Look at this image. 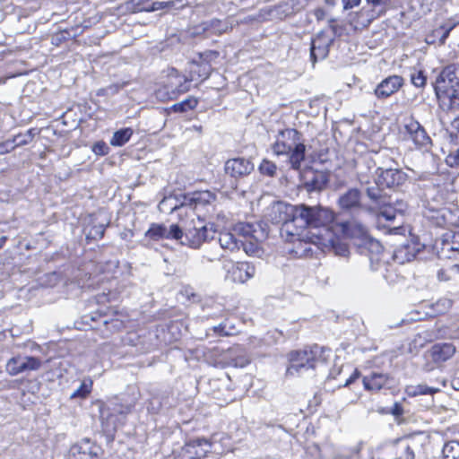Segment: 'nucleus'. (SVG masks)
<instances>
[{"mask_svg": "<svg viewBox=\"0 0 459 459\" xmlns=\"http://www.w3.org/2000/svg\"><path fill=\"white\" fill-rule=\"evenodd\" d=\"M447 271L450 272V273L454 275H459V264H454L449 266H447Z\"/></svg>", "mask_w": 459, "mask_h": 459, "instance_id": "774afa93", "label": "nucleus"}, {"mask_svg": "<svg viewBox=\"0 0 459 459\" xmlns=\"http://www.w3.org/2000/svg\"><path fill=\"white\" fill-rule=\"evenodd\" d=\"M390 377L387 374L371 372L363 377L362 382L364 388L370 392H378L388 384Z\"/></svg>", "mask_w": 459, "mask_h": 459, "instance_id": "cd10ccee", "label": "nucleus"}, {"mask_svg": "<svg viewBox=\"0 0 459 459\" xmlns=\"http://www.w3.org/2000/svg\"><path fill=\"white\" fill-rule=\"evenodd\" d=\"M426 80L422 71H415L411 74V83L416 87H423L426 84Z\"/></svg>", "mask_w": 459, "mask_h": 459, "instance_id": "de8ad7c7", "label": "nucleus"}, {"mask_svg": "<svg viewBox=\"0 0 459 459\" xmlns=\"http://www.w3.org/2000/svg\"><path fill=\"white\" fill-rule=\"evenodd\" d=\"M363 239L362 242H357L356 246L360 254L368 255L371 269L377 271L381 265L380 255L383 252V246L378 240L371 238L369 235Z\"/></svg>", "mask_w": 459, "mask_h": 459, "instance_id": "4468645a", "label": "nucleus"}, {"mask_svg": "<svg viewBox=\"0 0 459 459\" xmlns=\"http://www.w3.org/2000/svg\"><path fill=\"white\" fill-rule=\"evenodd\" d=\"M335 22H336V19H334V18H330L328 20L329 28L332 30L334 36L337 35V32H338V27L336 26Z\"/></svg>", "mask_w": 459, "mask_h": 459, "instance_id": "338daca9", "label": "nucleus"}, {"mask_svg": "<svg viewBox=\"0 0 459 459\" xmlns=\"http://www.w3.org/2000/svg\"><path fill=\"white\" fill-rule=\"evenodd\" d=\"M334 214L330 209L322 205H307L305 204L296 205L295 223L299 227L311 230L308 237L314 244L319 235H325V230L334 228Z\"/></svg>", "mask_w": 459, "mask_h": 459, "instance_id": "f257e3e1", "label": "nucleus"}, {"mask_svg": "<svg viewBox=\"0 0 459 459\" xmlns=\"http://www.w3.org/2000/svg\"><path fill=\"white\" fill-rule=\"evenodd\" d=\"M455 352V347L451 343H437L431 347L426 353V359H430L431 363H427L424 366L426 371H430L435 367L442 364L449 359Z\"/></svg>", "mask_w": 459, "mask_h": 459, "instance_id": "ddd939ff", "label": "nucleus"}, {"mask_svg": "<svg viewBox=\"0 0 459 459\" xmlns=\"http://www.w3.org/2000/svg\"><path fill=\"white\" fill-rule=\"evenodd\" d=\"M198 104L197 99L195 97H188L181 102L174 104L171 108L175 112L185 113L188 110H193Z\"/></svg>", "mask_w": 459, "mask_h": 459, "instance_id": "a19ab883", "label": "nucleus"}, {"mask_svg": "<svg viewBox=\"0 0 459 459\" xmlns=\"http://www.w3.org/2000/svg\"><path fill=\"white\" fill-rule=\"evenodd\" d=\"M316 19L319 22L324 20L326 17V12L324 8H316L313 12Z\"/></svg>", "mask_w": 459, "mask_h": 459, "instance_id": "052dcab7", "label": "nucleus"}, {"mask_svg": "<svg viewBox=\"0 0 459 459\" xmlns=\"http://www.w3.org/2000/svg\"><path fill=\"white\" fill-rule=\"evenodd\" d=\"M204 30L210 31L212 34L221 35L230 29H232L231 26L229 25L227 21H221L218 19H212L209 22H204Z\"/></svg>", "mask_w": 459, "mask_h": 459, "instance_id": "473e14b6", "label": "nucleus"}, {"mask_svg": "<svg viewBox=\"0 0 459 459\" xmlns=\"http://www.w3.org/2000/svg\"><path fill=\"white\" fill-rule=\"evenodd\" d=\"M277 167L275 163L268 160H263L261 164L259 165V171L261 174L274 177L276 174Z\"/></svg>", "mask_w": 459, "mask_h": 459, "instance_id": "c03bdc74", "label": "nucleus"}, {"mask_svg": "<svg viewBox=\"0 0 459 459\" xmlns=\"http://www.w3.org/2000/svg\"><path fill=\"white\" fill-rule=\"evenodd\" d=\"M433 178H441L442 180H446V177L442 174L422 172L418 176L416 180L419 182H423L424 184L422 186L426 189V186H433Z\"/></svg>", "mask_w": 459, "mask_h": 459, "instance_id": "37998d69", "label": "nucleus"}, {"mask_svg": "<svg viewBox=\"0 0 459 459\" xmlns=\"http://www.w3.org/2000/svg\"><path fill=\"white\" fill-rule=\"evenodd\" d=\"M420 333L422 335L427 343L434 341L437 337L433 330H424L420 332Z\"/></svg>", "mask_w": 459, "mask_h": 459, "instance_id": "4d7b16f0", "label": "nucleus"}, {"mask_svg": "<svg viewBox=\"0 0 459 459\" xmlns=\"http://www.w3.org/2000/svg\"><path fill=\"white\" fill-rule=\"evenodd\" d=\"M376 174V184L386 188L399 186L407 179L406 173L398 169H383L378 168Z\"/></svg>", "mask_w": 459, "mask_h": 459, "instance_id": "dca6fc26", "label": "nucleus"}, {"mask_svg": "<svg viewBox=\"0 0 459 459\" xmlns=\"http://www.w3.org/2000/svg\"><path fill=\"white\" fill-rule=\"evenodd\" d=\"M219 243L222 249L230 252L239 250L240 238H236L232 233L225 231L219 234Z\"/></svg>", "mask_w": 459, "mask_h": 459, "instance_id": "7c9ffc66", "label": "nucleus"}, {"mask_svg": "<svg viewBox=\"0 0 459 459\" xmlns=\"http://www.w3.org/2000/svg\"><path fill=\"white\" fill-rule=\"evenodd\" d=\"M211 447V442L204 437L192 439L174 452V459H201L210 452Z\"/></svg>", "mask_w": 459, "mask_h": 459, "instance_id": "1a4fd4ad", "label": "nucleus"}, {"mask_svg": "<svg viewBox=\"0 0 459 459\" xmlns=\"http://www.w3.org/2000/svg\"><path fill=\"white\" fill-rule=\"evenodd\" d=\"M437 392H439L438 388L429 387L425 384H420L417 385H411L407 387V393L409 395L411 396L433 394Z\"/></svg>", "mask_w": 459, "mask_h": 459, "instance_id": "58836bf2", "label": "nucleus"}, {"mask_svg": "<svg viewBox=\"0 0 459 459\" xmlns=\"http://www.w3.org/2000/svg\"><path fill=\"white\" fill-rule=\"evenodd\" d=\"M91 387H92V381L91 380H88V381L84 380L81 383L80 386L71 394L70 398L71 399L86 398L88 396V394L91 393Z\"/></svg>", "mask_w": 459, "mask_h": 459, "instance_id": "79ce46f5", "label": "nucleus"}, {"mask_svg": "<svg viewBox=\"0 0 459 459\" xmlns=\"http://www.w3.org/2000/svg\"><path fill=\"white\" fill-rule=\"evenodd\" d=\"M407 207V204L402 200H397L393 204L390 199V204H387L384 210L377 213L378 221H380L382 218L385 219L387 221H392L395 219L397 214L403 215L406 212Z\"/></svg>", "mask_w": 459, "mask_h": 459, "instance_id": "c85d7f7f", "label": "nucleus"}, {"mask_svg": "<svg viewBox=\"0 0 459 459\" xmlns=\"http://www.w3.org/2000/svg\"><path fill=\"white\" fill-rule=\"evenodd\" d=\"M368 4L371 5L370 10H376L381 12V15L386 11V6L390 0H366Z\"/></svg>", "mask_w": 459, "mask_h": 459, "instance_id": "a18cd8bd", "label": "nucleus"}, {"mask_svg": "<svg viewBox=\"0 0 459 459\" xmlns=\"http://www.w3.org/2000/svg\"><path fill=\"white\" fill-rule=\"evenodd\" d=\"M435 92L443 106L449 109L459 107V65L446 66L437 76Z\"/></svg>", "mask_w": 459, "mask_h": 459, "instance_id": "20e7f679", "label": "nucleus"}, {"mask_svg": "<svg viewBox=\"0 0 459 459\" xmlns=\"http://www.w3.org/2000/svg\"><path fill=\"white\" fill-rule=\"evenodd\" d=\"M134 403L124 398L114 397L100 405V419L103 432L113 435L122 427L132 412Z\"/></svg>", "mask_w": 459, "mask_h": 459, "instance_id": "7ed1b4c3", "label": "nucleus"}, {"mask_svg": "<svg viewBox=\"0 0 459 459\" xmlns=\"http://www.w3.org/2000/svg\"><path fill=\"white\" fill-rule=\"evenodd\" d=\"M108 149V148L104 142H98L93 145L92 151L98 155H105Z\"/></svg>", "mask_w": 459, "mask_h": 459, "instance_id": "864d4df0", "label": "nucleus"}, {"mask_svg": "<svg viewBox=\"0 0 459 459\" xmlns=\"http://www.w3.org/2000/svg\"><path fill=\"white\" fill-rule=\"evenodd\" d=\"M416 256L415 247L411 245H403L396 248L394 252V260L398 264L410 262Z\"/></svg>", "mask_w": 459, "mask_h": 459, "instance_id": "c756f323", "label": "nucleus"}, {"mask_svg": "<svg viewBox=\"0 0 459 459\" xmlns=\"http://www.w3.org/2000/svg\"><path fill=\"white\" fill-rule=\"evenodd\" d=\"M446 163L451 168H455L459 165V148H455L449 152L446 158Z\"/></svg>", "mask_w": 459, "mask_h": 459, "instance_id": "49530a36", "label": "nucleus"}, {"mask_svg": "<svg viewBox=\"0 0 459 459\" xmlns=\"http://www.w3.org/2000/svg\"><path fill=\"white\" fill-rule=\"evenodd\" d=\"M105 228L103 225L94 226L90 231V235L93 238H101L104 236Z\"/></svg>", "mask_w": 459, "mask_h": 459, "instance_id": "6e6d98bb", "label": "nucleus"}, {"mask_svg": "<svg viewBox=\"0 0 459 459\" xmlns=\"http://www.w3.org/2000/svg\"><path fill=\"white\" fill-rule=\"evenodd\" d=\"M216 199V195L211 191H198L195 192L191 195H183L181 205L194 206L195 208L197 205H206L214 202Z\"/></svg>", "mask_w": 459, "mask_h": 459, "instance_id": "bb28decb", "label": "nucleus"}, {"mask_svg": "<svg viewBox=\"0 0 459 459\" xmlns=\"http://www.w3.org/2000/svg\"><path fill=\"white\" fill-rule=\"evenodd\" d=\"M333 39L325 37L324 31L319 32L316 37L312 39L310 47V58L313 64L317 59H324L327 56L329 48L333 44Z\"/></svg>", "mask_w": 459, "mask_h": 459, "instance_id": "4be33fe9", "label": "nucleus"}, {"mask_svg": "<svg viewBox=\"0 0 459 459\" xmlns=\"http://www.w3.org/2000/svg\"><path fill=\"white\" fill-rule=\"evenodd\" d=\"M249 362H250V359L246 355H240L232 359L233 366L239 367V368L246 367L247 365L249 364Z\"/></svg>", "mask_w": 459, "mask_h": 459, "instance_id": "3c124183", "label": "nucleus"}, {"mask_svg": "<svg viewBox=\"0 0 459 459\" xmlns=\"http://www.w3.org/2000/svg\"><path fill=\"white\" fill-rule=\"evenodd\" d=\"M325 350L318 345L313 346L309 351H295L289 355L290 366L287 368L286 375L294 376L301 373L304 369L314 368L316 363L322 359Z\"/></svg>", "mask_w": 459, "mask_h": 459, "instance_id": "39448f33", "label": "nucleus"}, {"mask_svg": "<svg viewBox=\"0 0 459 459\" xmlns=\"http://www.w3.org/2000/svg\"><path fill=\"white\" fill-rule=\"evenodd\" d=\"M69 459H100V448L89 441L74 445L70 448Z\"/></svg>", "mask_w": 459, "mask_h": 459, "instance_id": "b1692460", "label": "nucleus"}, {"mask_svg": "<svg viewBox=\"0 0 459 459\" xmlns=\"http://www.w3.org/2000/svg\"><path fill=\"white\" fill-rule=\"evenodd\" d=\"M437 278L439 281H446L453 278V274L447 271V267H444L438 270Z\"/></svg>", "mask_w": 459, "mask_h": 459, "instance_id": "5fc2aeb1", "label": "nucleus"}, {"mask_svg": "<svg viewBox=\"0 0 459 459\" xmlns=\"http://www.w3.org/2000/svg\"><path fill=\"white\" fill-rule=\"evenodd\" d=\"M334 228L338 232H342L347 238L354 239L355 246L357 242H362L364 240L363 238L368 236L367 227L356 221L335 223Z\"/></svg>", "mask_w": 459, "mask_h": 459, "instance_id": "6ab92c4d", "label": "nucleus"}, {"mask_svg": "<svg viewBox=\"0 0 459 459\" xmlns=\"http://www.w3.org/2000/svg\"><path fill=\"white\" fill-rule=\"evenodd\" d=\"M426 344L427 342L423 339L422 335L420 333H418L412 339L411 342L410 343V350H418L423 348Z\"/></svg>", "mask_w": 459, "mask_h": 459, "instance_id": "09e8293b", "label": "nucleus"}, {"mask_svg": "<svg viewBox=\"0 0 459 459\" xmlns=\"http://www.w3.org/2000/svg\"><path fill=\"white\" fill-rule=\"evenodd\" d=\"M442 459H459V442L449 441L446 443L442 449Z\"/></svg>", "mask_w": 459, "mask_h": 459, "instance_id": "e433bc0d", "label": "nucleus"}, {"mask_svg": "<svg viewBox=\"0 0 459 459\" xmlns=\"http://www.w3.org/2000/svg\"><path fill=\"white\" fill-rule=\"evenodd\" d=\"M217 56L218 53L215 51H210L200 56L203 62L199 66V76H203L204 79H207L210 76L212 68L208 64V61L212 58H216Z\"/></svg>", "mask_w": 459, "mask_h": 459, "instance_id": "f704fd0d", "label": "nucleus"}, {"mask_svg": "<svg viewBox=\"0 0 459 459\" xmlns=\"http://www.w3.org/2000/svg\"><path fill=\"white\" fill-rule=\"evenodd\" d=\"M165 8L164 2H153L152 4L148 6H144L143 8H138L139 12H154L160 9Z\"/></svg>", "mask_w": 459, "mask_h": 459, "instance_id": "8fccbe9b", "label": "nucleus"}, {"mask_svg": "<svg viewBox=\"0 0 459 459\" xmlns=\"http://www.w3.org/2000/svg\"><path fill=\"white\" fill-rule=\"evenodd\" d=\"M224 169L227 175L238 179L249 175L254 170V164L248 159L234 158L225 162Z\"/></svg>", "mask_w": 459, "mask_h": 459, "instance_id": "a211bd4d", "label": "nucleus"}, {"mask_svg": "<svg viewBox=\"0 0 459 459\" xmlns=\"http://www.w3.org/2000/svg\"><path fill=\"white\" fill-rule=\"evenodd\" d=\"M249 230L246 235H243L239 242V249L242 247L245 253L248 255H259L261 248L259 243L254 240L251 236H248Z\"/></svg>", "mask_w": 459, "mask_h": 459, "instance_id": "2f4dec72", "label": "nucleus"}, {"mask_svg": "<svg viewBox=\"0 0 459 459\" xmlns=\"http://www.w3.org/2000/svg\"><path fill=\"white\" fill-rule=\"evenodd\" d=\"M448 336L451 339L459 340V325L450 328Z\"/></svg>", "mask_w": 459, "mask_h": 459, "instance_id": "0e129e2a", "label": "nucleus"}, {"mask_svg": "<svg viewBox=\"0 0 459 459\" xmlns=\"http://www.w3.org/2000/svg\"><path fill=\"white\" fill-rule=\"evenodd\" d=\"M404 130L407 138L412 141L417 147L428 150L431 146L430 137L424 127L413 117L406 120Z\"/></svg>", "mask_w": 459, "mask_h": 459, "instance_id": "f8f14e48", "label": "nucleus"}, {"mask_svg": "<svg viewBox=\"0 0 459 459\" xmlns=\"http://www.w3.org/2000/svg\"><path fill=\"white\" fill-rule=\"evenodd\" d=\"M300 132L294 128L280 130L272 145L273 153L277 156L285 155L290 168L298 170L305 160L306 145Z\"/></svg>", "mask_w": 459, "mask_h": 459, "instance_id": "f03ea898", "label": "nucleus"}, {"mask_svg": "<svg viewBox=\"0 0 459 459\" xmlns=\"http://www.w3.org/2000/svg\"><path fill=\"white\" fill-rule=\"evenodd\" d=\"M440 259H453L459 254V233L448 231L435 243Z\"/></svg>", "mask_w": 459, "mask_h": 459, "instance_id": "9b49d317", "label": "nucleus"}, {"mask_svg": "<svg viewBox=\"0 0 459 459\" xmlns=\"http://www.w3.org/2000/svg\"><path fill=\"white\" fill-rule=\"evenodd\" d=\"M41 361L34 357H30V370H35L40 368Z\"/></svg>", "mask_w": 459, "mask_h": 459, "instance_id": "69168bd1", "label": "nucleus"}, {"mask_svg": "<svg viewBox=\"0 0 459 459\" xmlns=\"http://www.w3.org/2000/svg\"><path fill=\"white\" fill-rule=\"evenodd\" d=\"M104 325H110V330H119L123 326V322L118 319L104 320Z\"/></svg>", "mask_w": 459, "mask_h": 459, "instance_id": "13d9d810", "label": "nucleus"}, {"mask_svg": "<svg viewBox=\"0 0 459 459\" xmlns=\"http://www.w3.org/2000/svg\"><path fill=\"white\" fill-rule=\"evenodd\" d=\"M300 181L307 192H320L328 183V176L319 170L307 169L301 173Z\"/></svg>", "mask_w": 459, "mask_h": 459, "instance_id": "2eb2a0df", "label": "nucleus"}, {"mask_svg": "<svg viewBox=\"0 0 459 459\" xmlns=\"http://www.w3.org/2000/svg\"><path fill=\"white\" fill-rule=\"evenodd\" d=\"M361 192L358 188H350L339 195L337 204L342 210L351 211L361 208Z\"/></svg>", "mask_w": 459, "mask_h": 459, "instance_id": "a878e982", "label": "nucleus"}, {"mask_svg": "<svg viewBox=\"0 0 459 459\" xmlns=\"http://www.w3.org/2000/svg\"><path fill=\"white\" fill-rule=\"evenodd\" d=\"M361 0H342L343 8L345 10L351 9L355 6H358L360 4Z\"/></svg>", "mask_w": 459, "mask_h": 459, "instance_id": "680f3d73", "label": "nucleus"}, {"mask_svg": "<svg viewBox=\"0 0 459 459\" xmlns=\"http://www.w3.org/2000/svg\"><path fill=\"white\" fill-rule=\"evenodd\" d=\"M452 307V300L449 299H440L437 302L431 304L430 312L428 315L430 316H436L437 315L445 314Z\"/></svg>", "mask_w": 459, "mask_h": 459, "instance_id": "c9c22d12", "label": "nucleus"}, {"mask_svg": "<svg viewBox=\"0 0 459 459\" xmlns=\"http://www.w3.org/2000/svg\"><path fill=\"white\" fill-rule=\"evenodd\" d=\"M384 188L376 183L374 186L366 187V195L371 203L370 210H378L380 212L387 204H390V196L386 195Z\"/></svg>", "mask_w": 459, "mask_h": 459, "instance_id": "5701e85b", "label": "nucleus"}, {"mask_svg": "<svg viewBox=\"0 0 459 459\" xmlns=\"http://www.w3.org/2000/svg\"><path fill=\"white\" fill-rule=\"evenodd\" d=\"M29 363V358H13L7 363V370L12 375H16L25 369Z\"/></svg>", "mask_w": 459, "mask_h": 459, "instance_id": "ea45409f", "label": "nucleus"}, {"mask_svg": "<svg viewBox=\"0 0 459 459\" xmlns=\"http://www.w3.org/2000/svg\"><path fill=\"white\" fill-rule=\"evenodd\" d=\"M392 414L394 416H401L403 412V407L400 403H395L392 408Z\"/></svg>", "mask_w": 459, "mask_h": 459, "instance_id": "e2e57ef3", "label": "nucleus"}, {"mask_svg": "<svg viewBox=\"0 0 459 459\" xmlns=\"http://www.w3.org/2000/svg\"><path fill=\"white\" fill-rule=\"evenodd\" d=\"M125 85H126V82H123V83H114V84L108 85V87H106L105 89H102L101 91H104L106 94H116Z\"/></svg>", "mask_w": 459, "mask_h": 459, "instance_id": "603ef678", "label": "nucleus"}, {"mask_svg": "<svg viewBox=\"0 0 459 459\" xmlns=\"http://www.w3.org/2000/svg\"><path fill=\"white\" fill-rule=\"evenodd\" d=\"M296 205H291L283 202L273 203L265 214L266 219L273 224H283L281 236L284 232L290 233V227L295 223Z\"/></svg>", "mask_w": 459, "mask_h": 459, "instance_id": "0eeeda50", "label": "nucleus"}, {"mask_svg": "<svg viewBox=\"0 0 459 459\" xmlns=\"http://www.w3.org/2000/svg\"><path fill=\"white\" fill-rule=\"evenodd\" d=\"M145 236L153 240L160 238L179 239L182 237V230L177 224H172L168 229L162 224L153 223L146 231Z\"/></svg>", "mask_w": 459, "mask_h": 459, "instance_id": "aec40b11", "label": "nucleus"}, {"mask_svg": "<svg viewBox=\"0 0 459 459\" xmlns=\"http://www.w3.org/2000/svg\"><path fill=\"white\" fill-rule=\"evenodd\" d=\"M185 205H181V202L178 203L177 198L173 196L165 197L159 204L160 211L163 212H169V213L181 209Z\"/></svg>", "mask_w": 459, "mask_h": 459, "instance_id": "4c0bfd02", "label": "nucleus"}, {"mask_svg": "<svg viewBox=\"0 0 459 459\" xmlns=\"http://www.w3.org/2000/svg\"><path fill=\"white\" fill-rule=\"evenodd\" d=\"M214 234L215 231L212 227L208 228L206 225L194 226L193 228L186 229L185 231L182 230V237L178 240L181 245L197 249L204 242L212 239Z\"/></svg>", "mask_w": 459, "mask_h": 459, "instance_id": "9d476101", "label": "nucleus"}, {"mask_svg": "<svg viewBox=\"0 0 459 459\" xmlns=\"http://www.w3.org/2000/svg\"><path fill=\"white\" fill-rule=\"evenodd\" d=\"M379 16H381V12L363 7L359 12L350 13L348 22L355 30H362L368 27Z\"/></svg>", "mask_w": 459, "mask_h": 459, "instance_id": "412c9836", "label": "nucleus"}, {"mask_svg": "<svg viewBox=\"0 0 459 459\" xmlns=\"http://www.w3.org/2000/svg\"><path fill=\"white\" fill-rule=\"evenodd\" d=\"M359 377V371L358 369H354L351 375L345 379L343 383V386H349L351 385L357 378Z\"/></svg>", "mask_w": 459, "mask_h": 459, "instance_id": "bf43d9fd", "label": "nucleus"}, {"mask_svg": "<svg viewBox=\"0 0 459 459\" xmlns=\"http://www.w3.org/2000/svg\"><path fill=\"white\" fill-rule=\"evenodd\" d=\"M433 186H426L424 189L425 207L430 212L441 213L445 219L446 209L444 207L448 197L446 180L433 178Z\"/></svg>", "mask_w": 459, "mask_h": 459, "instance_id": "423d86ee", "label": "nucleus"}, {"mask_svg": "<svg viewBox=\"0 0 459 459\" xmlns=\"http://www.w3.org/2000/svg\"><path fill=\"white\" fill-rule=\"evenodd\" d=\"M133 135V130L129 127L120 129L114 133L110 144L113 146H123L126 144Z\"/></svg>", "mask_w": 459, "mask_h": 459, "instance_id": "72a5a7b5", "label": "nucleus"}, {"mask_svg": "<svg viewBox=\"0 0 459 459\" xmlns=\"http://www.w3.org/2000/svg\"><path fill=\"white\" fill-rule=\"evenodd\" d=\"M404 84V79L396 74L383 79L375 88L374 94L378 100H385L396 93Z\"/></svg>", "mask_w": 459, "mask_h": 459, "instance_id": "f3484780", "label": "nucleus"}, {"mask_svg": "<svg viewBox=\"0 0 459 459\" xmlns=\"http://www.w3.org/2000/svg\"><path fill=\"white\" fill-rule=\"evenodd\" d=\"M335 228L325 230V235L317 236L314 245L320 248L324 253L333 252L339 256H347L349 255L348 246L342 243L337 236Z\"/></svg>", "mask_w": 459, "mask_h": 459, "instance_id": "6e6552de", "label": "nucleus"}, {"mask_svg": "<svg viewBox=\"0 0 459 459\" xmlns=\"http://www.w3.org/2000/svg\"><path fill=\"white\" fill-rule=\"evenodd\" d=\"M230 268L229 273H231L232 279L236 282L244 283L255 274V267L248 262H230Z\"/></svg>", "mask_w": 459, "mask_h": 459, "instance_id": "393cba45", "label": "nucleus"}]
</instances>
